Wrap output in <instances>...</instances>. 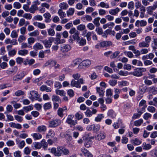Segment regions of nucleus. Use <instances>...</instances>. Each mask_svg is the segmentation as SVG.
<instances>
[{"instance_id": "a19ab883", "label": "nucleus", "mask_w": 157, "mask_h": 157, "mask_svg": "<svg viewBox=\"0 0 157 157\" xmlns=\"http://www.w3.org/2000/svg\"><path fill=\"white\" fill-rule=\"evenodd\" d=\"M41 147H43L44 149L46 150L48 147V144L45 140L43 139L41 141Z\"/></svg>"}, {"instance_id": "20e7f679", "label": "nucleus", "mask_w": 157, "mask_h": 157, "mask_svg": "<svg viewBox=\"0 0 157 157\" xmlns=\"http://www.w3.org/2000/svg\"><path fill=\"white\" fill-rule=\"evenodd\" d=\"M61 123V121L59 119L52 120L49 121V127L51 128L56 127L59 125Z\"/></svg>"}, {"instance_id": "7ed1b4c3", "label": "nucleus", "mask_w": 157, "mask_h": 157, "mask_svg": "<svg viewBox=\"0 0 157 157\" xmlns=\"http://www.w3.org/2000/svg\"><path fill=\"white\" fill-rule=\"evenodd\" d=\"M54 38L50 37L48 38V39H45L43 40L42 43L44 44L45 47L46 48H49L51 46L52 42H53Z\"/></svg>"}, {"instance_id": "0e129e2a", "label": "nucleus", "mask_w": 157, "mask_h": 157, "mask_svg": "<svg viewBox=\"0 0 157 157\" xmlns=\"http://www.w3.org/2000/svg\"><path fill=\"white\" fill-rule=\"evenodd\" d=\"M147 89V86L144 85H142L140 87V90L142 93L145 92Z\"/></svg>"}, {"instance_id": "37998d69", "label": "nucleus", "mask_w": 157, "mask_h": 157, "mask_svg": "<svg viewBox=\"0 0 157 157\" xmlns=\"http://www.w3.org/2000/svg\"><path fill=\"white\" fill-rule=\"evenodd\" d=\"M59 7L61 9L66 10L68 7V6L66 3L63 2L60 4Z\"/></svg>"}, {"instance_id": "4468645a", "label": "nucleus", "mask_w": 157, "mask_h": 157, "mask_svg": "<svg viewBox=\"0 0 157 157\" xmlns=\"http://www.w3.org/2000/svg\"><path fill=\"white\" fill-rule=\"evenodd\" d=\"M33 25L40 29H44L46 28V25L44 23L34 22L33 23Z\"/></svg>"}, {"instance_id": "c85d7f7f", "label": "nucleus", "mask_w": 157, "mask_h": 157, "mask_svg": "<svg viewBox=\"0 0 157 157\" xmlns=\"http://www.w3.org/2000/svg\"><path fill=\"white\" fill-rule=\"evenodd\" d=\"M77 42L80 46H84L86 44V40L83 38L80 37L77 41Z\"/></svg>"}, {"instance_id": "de8ad7c7", "label": "nucleus", "mask_w": 157, "mask_h": 157, "mask_svg": "<svg viewBox=\"0 0 157 157\" xmlns=\"http://www.w3.org/2000/svg\"><path fill=\"white\" fill-rule=\"evenodd\" d=\"M43 107L44 109L45 110L50 109L52 107L51 102H48L45 103Z\"/></svg>"}, {"instance_id": "4d7b16f0", "label": "nucleus", "mask_w": 157, "mask_h": 157, "mask_svg": "<svg viewBox=\"0 0 157 157\" xmlns=\"http://www.w3.org/2000/svg\"><path fill=\"white\" fill-rule=\"evenodd\" d=\"M79 33L78 31H77L76 33H75L72 36V37L75 40H76L77 41L80 38L79 36Z\"/></svg>"}, {"instance_id": "aec40b11", "label": "nucleus", "mask_w": 157, "mask_h": 157, "mask_svg": "<svg viewBox=\"0 0 157 157\" xmlns=\"http://www.w3.org/2000/svg\"><path fill=\"white\" fill-rule=\"evenodd\" d=\"M57 65V62L55 61L49 60L44 65V66L46 67L48 65H50L51 67H54Z\"/></svg>"}, {"instance_id": "b1692460", "label": "nucleus", "mask_w": 157, "mask_h": 157, "mask_svg": "<svg viewBox=\"0 0 157 157\" xmlns=\"http://www.w3.org/2000/svg\"><path fill=\"white\" fill-rule=\"evenodd\" d=\"M96 89L97 93L99 94L100 97H103L104 95V90L100 87H97Z\"/></svg>"}, {"instance_id": "5fc2aeb1", "label": "nucleus", "mask_w": 157, "mask_h": 157, "mask_svg": "<svg viewBox=\"0 0 157 157\" xmlns=\"http://www.w3.org/2000/svg\"><path fill=\"white\" fill-rule=\"evenodd\" d=\"M74 9L71 8L69 9L67 11V15L68 16L69 15H72L74 12Z\"/></svg>"}, {"instance_id": "0eeeda50", "label": "nucleus", "mask_w": 157, "mask_h": 157, "mask_svg": "<svg viewBox=\"0 0 157 157\" xmlns=\"http://www.w3.org/2000/svg\"><path fill=\"white\" fill-rule=\"evenodd\" d=\"M31 96L29 98L33 100L34 99L38 100L39 98L40 95L38 94V93L36 91H31L30 92Z\"/></svg>"}, {"instance_id": "7c9ffc66", "label": "nucleus", "mask_w": 157, "mask_h": 157, "mask_svg": "<svg viewBox=\"0 0 157 157\" xmlns=\"http://www.w3.org/2000/svg\"><path fill=\"white\" fill-rule=\"evenodd\" d=\"M33 109V105H31L29 106L23 107V109L26 113L32 110Z\"/></svg>"}, {"instance_id": "864d4df0", "label": "nucleus", "mask_w": 157, "mask_h": 157, "mask_svg": "<svg viewBox=\"0 0 157 157\" xmlns=\"http://www.w3.org/2000/svg\"><path fill=\"white\" fill-rule=\"evenodd\" d=\"M152 48L155 49H157V39H154L151 44Z\"/></svg>"}, {"instance_id": "6ab92c4d", "label": "nucleus", "mask_w": 157, "mask_h": 157, "mask_svg": "<svg viewBox=\"0 0 157 157\" xmlns=\"http://www.w3.org/2000/svg\"><path fill=\"white\" fill-rule=\"evenodd\" d=\"M98 7H101L102 8L108 9L109 8V6L108 3L104 2H101L98 5Z\"/></svg>"}, {"instance_id": "ddd939ff", "label": "nucleus", "mask_w": 157, "mask_h": 157, "mask_svg": "<svg viewBox=\"0 0 157 157\" xmlns=\"http://www.w3.org/2000/svg\"><path fill=\"white\" fill-rule=\"evenodd\" d=\"M120 11V9L117 7L115 9H110L109 10V13L112 15H116Z\"/></svg>"}, {"instance_id": "4c0bfd02", "label": "nucleus", "mask_w": 157, "mask_h": 157, "mask_svg": "<svg viewBox=\"0 0 157 157\" xmlns=\"http://www.w3.org/2000/svg\"><path fill=\"white\" fill-rule=\"evenodd\" d=\"M46 130V128L44 125H41L38 126L37 128V130L38 132H45Z\"/></svg>"}, {"instance_id": "49530a36", "label": "nucleus", "mask_w": 157, "mask_h": 157, "mask_svg": "<svg viewBox=\"0 0 157 157\" xmlns=\"http://www.w3.org/2000/svg\"><path fill=\"white\" fill-rule=\"evenodd\" d=\"M56 94L61 96H64L66 94L65 92L63 90H56Z\"/></svg>"}, {"instance_id": "9d476101", "label": "nucleus", "mask_w": 157, "mask_h": 157, "mask_svg": "<svg viewBox=\"0 0 157 157\" xmlns=\"http://www.w3.org/2000/svg\"><path fill=\"white\" fill-rule=\"evenodd\" d=\"M135 7L136 9L140 8V11L145 12V7L142 5L140 2H137L135 3Z\"/></svg>"}, {"instance_id": "13d9d810", "label": "nucleus", "mask_w": 157, "mask_h": 157, "mask_svg": "<svg viewBox=\"0 0 157 157\" xmlns=\"http://www.w3.org/2000/svg\"><path fill=\"white\" fill-rule=\"evenodd\" d=\"M24 94V92L21 90L17 91L14 93L15 95L17 96H20L23 95Z\"/></svg>"}, {"instance_id": "8fccbe9b", "label": "nucleus", "mask_w": 157, "mask_h": 157, "mask_svg": "<svg viewBox=\"0 0 157 157\" xmlns=\"http://www.w3.org/2000/svg\"><path fill=\"white\" fill-rule=\"evenodd\" d=\"M28 44L29 45L33 44L36 41V39L33 37H30L27 40Z\"/></svg>"}, {"instance_id": "f8f14e48", "label": "nucleus", "mask_w": 157, "mask_h": 157, "mask_svg": "<svg viewBox=\"0 0 157 157\" xmlns=\"http://www.w3.org/2000/svg\"><path fill=\"white\" fill-rule=\"evenodd\" d=\"M81 151L85 156L86 157H93L92 154L85 148L83 147L81 148Z\"/></svg>"}, {"instance_id": "338daca9", "label": "nucleus", "mask_w": 157, "mask_h": 157, "mask_svg": "<svg viewBox=\"0 0 157 157\" xmlns=\"http://www.w3.org/2000/svg\"><path fill=\"white\" fill-rule=\"evenodd\" d=\"M55 135L54 131L52 130H49L48 134L46 136L48 138H49V136L53 137Z\"/></svg>"}, {"instance_id": "423d86ee", "label": "nucleus", "mask_w": 157, "mask_h": 157, "mask_svg": "<svg viewBox=\"0 0 157 157\" xmlns=\"http://www.w3.org/2000/svg\"><path fill=\"white\" fill-rule=\"evenodd\" d=\"M74 117L73 115H69L66 120V122L71 125H75L77 124V120H73L72 119Z\"/></svg>"}, {"instance_id": "c03bdc74", "label": "nucleus", "mask_w": 157, "mask_h": 157, "mask_svg": "<svg viewBox=\"0 0 157 157\" xmlns=\"http://www.w3.org/2000/svg\"><path fill=\"white\" fill-rule=\"evenodd\" d=\"M143 120L142 119H140L134 122V125L136 126H139L143 123Z\"/></svg>"}, {"instance_id": "f257e3e1", "label": "nucleus", "mask_w": 157, "mask_h": 157, "mask_svg": "<svg viewBox=\"0 0 157 157\" xmlns=\"http://www.w3.org/2000/svg\"><path fill=\"white\" fill-rule=\"evenodd\" d=\"M146 69L144 68H137L135 69L134 71L131 72L132 75L137 77L141 76L143 73L146 71Z\"/></svg>"}, {"instance_id": "f704fd0d", "label": "nucleus", "mask_w": 157, "mask_h": 157, "mask_svg": "<svg viewBox=\"0 0 157 157\" xmlns=\"http://www.w3.org/2000/svg\"><path fill=\"white\" fill-rule=\"evenodd\" d=\"M38 10V7L33 5H32L29 8V12L31 13H34L35 11Z\"/></svg>"}, {"instance_id": "a878e982", "label": "nucleus", "mask_w": 157, "mask_h": 157, "mask_svg": "<svg viewBox=\"0 0 157 157\" xmlns=\"http://www.w3.org/2000/svg\"><path fill=\"white\" fill-rule=\"evenodd\" d=\"M131 142L132 144L135 145H139L142 143L141 140L138 138H135L134 139L132 140H131Z\"/></svg>"}, {"instance_id": "bf43d9fd", "label": "nucleus", "mask_w": 157, "mask_h": 157, "mask_svg": "<svg viewBox=\"0 0 157 157\" xmlns=\"http://www.w3.org/2000/svg\"><path fill=\"white\" fill-rule=\"evenodd\" d=\"M100 125L99 124H93V131L94 132L98 131L100 129Z\"/></svg>"}, {"instance_id": "dca6fc26", "label": "nucleus", "mask_w": 157, "mask_h": 157, "mask_svg": "<svg viewBox=\"0 0 157 157\" xmlns=\"http://www.w3.org/2000/svg\"><path fill=\"white\" fill-rule=\"evenodd\" d=\"M72 87H75L77 88H80L81 87L80 83H79L78 80L76 81L75 79H72L71 83Z\"/></svg>"}, {"instance_id": "a18cd8bd", "label": "nucleus", "mask_w": 157, "mask_h": 157, "mask_svg": "<svg viewBox=\"0 0 157 157\" xmlns=\"http://www.w3.org/2000/svg\"><path fill=\"white\" fill-rule=\"evenodd\" d=\"M100 19V18L98 17L95 18L93 21V23L97 27L99 26L100 25L99 22Z\"/></svg>"}, {"instance_id": "2eb2a0df", "label": "nucleus", "mask_w": 157, "mask_h": 157, "mask_svg": "<svg viewBox=\"0 0 157 157\" xmlns=\"http://www.w3.org/2000/svg\"><path fill=\"white\" fill-rule=\"evenodd\" d=\"M71 48L70 46L68 44H63L61 47V50L63 52H67Z\"/></svg>"}, {"instance_id": "680f3d73", "label": "nucleus", "mask_w": 157, "mask_h": 157, "mask_svg": "<svg viewBox=\"0 0 157 157\" xmlns=\"http://www.w3.org/2000/svg\"><path fill=\"white\" fill-rule=\"evenodd\" d=\"M6 144L9 147L13 146L15 145L14 142L12 140H9L6 142Z\"/></svg>"}, {"instance_id": "e433bc0d", "label": "nucleus", "mask_w": 157, "mask_h": 157, "mask_svg": "<svg viewBox=\"0 0 157 157\" xmlns=\"http://www.w3.org/2000/svg\"><path fill=\"white\" fill-rule=\"evenodd\" d=\"M39 34V32L37 30H35L34 31L31 32L28 34L30 36L36 37L38 36Z\"/></svg>"}, {"instance_id": "72a5a7b5", "label": "nucleus", "mask_w": 157, "mask_h": 157, "mask_svg": "<svg viewBox=\"0 0 157 157\" xmlns=\"http://www.w3.org/2000/svg\"><path fill=\"white\" fill-rule=\"evenodd\" d=\"M92 145L91 140L89 139H86L85 140L84 146L87 148L90 147Z\"/></svg>"}, {"instance_id": "e2e57ef3", "label": "nucleus", "mask_w": 157, "mask_h": 157, "mask_svg": "<svg viewBox=\"0 0 157 157\" xmlns=\"http://www.w3.org/2000/svg\"><path fill=\"white\" fill-rule=\"evenodd\" d=\"M6 109L7 111L5 112V113L6 114L9 112H11L13 110V107L10 105H8L7 106Z\"/></svg>"}, {"instance_id": "2f4dec72", "label": "nucleus", "mask_w": 157, "mask_h": 157, "mask_svg": "<svg viewBox=\"0 0 157 157\" xmlns=\"http://www.w3.org/2000/svg\"><path fill=\"white\" fill-rule=\"evenodd\" d=\"M104 117V116L103 114H98L95 117L94 120L97 122H100Z\"/></svg>"}, {"instance_id": "ea45409f", "label": "nucleus", "mask_w": 157, "mask_h": 157, "mask_svg": "<svg viewBox=\"0 0 157 157\" xmlns=\"http://www.w3.org/2000/svg\"><path fill=\"white\" fill-rule=\"evenodd\" d=\"M13 7L14 8L16 9H19L21 7V5L19 2H16L13 3Z\"/></svg>"}, {"instance_id": "39448f33", "label": "nucleus", "mask_w": 157, "mask_h": 157, "mask_svg": "<svg viewBox=\"0 0 157 157\" xmlns=\"http://www.w3.org/2000/svg\"><path fill=\"white\" fill-rule=\"evenodd\" d=\"M91 64V61L88 59L83 61L81 62L78 66V68L79 69L84 68V67H88Z\"/></svg>"}, {"instance_id": "1a4fd4ad", "label": "nucleus", "mask_w": 157, "mask_h": 157, "mask_svg": "<svg viewBox=\"0 0 157 157\" xmlns=\"http://www.w3.org/2000/svg\"><path fill=\"white\" fill-rule=\"evenodd\" d=\"M156 8H157V2L153 6H149L147 7L146 9L147 13L149 14H151L152 11Z\"/></svg>"}, {"instance_id": "69168bd1", "label": "nucleus", "mask_w": 157, "mask_h": 157, "mask_svg": "<svg viewBox=\"0 0 157 157\" xmlns=\"http://www.w3.org/2000/svg\"><path fill=\"white\" fill-rule=\"evenodd\" d=\"M128 7L129 9L133 10L134 7V4L133 2H129L128 4Z\"/></svg>"}, {"instance_id": "c9c22d12", "label": "nucleus", "mask_w": 157, "mask_h": 157, "mask_svg": "<svg viewBox=\"0 0 157 157\" xmlns=\"http://www.w3.org/2000/svg\"><path fill=\"white\" fill-rule=\"evenodd\" d=\"M40 90L42 91H46L47 92H50L52 90L51 88L47 87L45 85H43L40 87Z\"/></svg>"}, {"instance_id": "4be33fe9", "label": "nucleus", "mask_w": 157, "mask_h": 157, "mask_svg": "<svg viewBox=\"0 0 157 157\" xmlns=\"http://www.w3.org/2000/svg\"><path fill=\"white\" fill-rule=\"evenodd\" d=\"M100 44L101 47H105L111 45L112 43L110 41H103L101 42Z\"/></svg>"}, {"instance_id": "603ef678", "label": "nucleus", "mask_w": 157, "mask_h": 157, "mask_svg": "<svg viewBox=\"0 0 157 157\" xmlns=\"http://www.w3.org/2000/svg\"><path fill=\"white\" fill-rule=\"evenodd\" d=\"M52 100L53 102L58 101L59 102L61 101L59 97L56 95H53L52 96Z\"/></svg>"}, {"instance_id": "774afa93", "label": "nucleus", "mask_w": 157, "mask_h": 157, "mask_svg": "<svg viewBox=\"0 0 157 157\" xmlns=\"http://www.w3.org/2000/svg\"><path fill=\"white\" fill-rule=\"evenodd\" d=\"M26 37L23 35H20L18 39V40L19 43H21L25 40Z\"/></svg>"}, {"instance_id": "473e14b6", "label": "nucleus", "mask_w": 157, "mask_h": 157, "mask_svg": "<svg viewBox=\"0 0 157 157\" xmlns=\"http://www.w3.org/2000/svg\"><path fill=\"white\" fill-rule=\"evenodd\" d=\"M138 46L140 48H147L149 46V44H148L145 41H142L139 43Z\"/></svg>"}, {"instance_id": "58836bf2", "label": "nucleus", "mask_w": 157, "mask_h": 157, "mask_svg": "<svg viewBox=\"0 0 157 157\" xmlns=\"http://www.w3.org/2000/svg\"><path fill=\"white\" fill-rule=\"evenodd\" d=\"M119 86L121 87L122 86H127L129 82L126 81H122L118 82Z\"/></svg>"}, {"instance_id": "79ce46f5", "label": "nucleus", "mask_w": 157, "mask_h": 157, "mask_svg": "<svg viewBox=\"0 0 157 157\" xmlns=\"http://www.w3.org/2000/svg\"><path fill=\"white\" fill-rule=\"evenodd\" d=\"M64 136L68 141H70L72 140V136L70 134V132L69 131L66 132V134L64 135Z\"/></svg>"}, {"instance_id": "6e6552de", "label": "nucleus", "mask_w": 157, "mask_h": 157, "mask_svg": "<svg viewBox=\"0 0 157 157\" xmlns=\"http://www.w3.org/2000/svg\"><path fill=\"white\" fill-rule=\"evenodd\" d=\"M24 73L22 72L14 76L13 77L14 81H17L22 79L25 76Z\"/></svg>"}, {"instance_id": "3c124183", "label": "nucleus", "mask_w": 157, "mask_h": 157, "mask_svg": "<svg viewBox=\"0 0 157 157\" xmlns=\"http://www.w3.org/2000/svg\"><path fill=\"white\" fill-rule=\"evenodd\" d=\"M22 17L27 20H30L32 18V15L29 13H25L23 15Z\"/></svg>"}, {"instance_id": "bb28decb", "label": "nucleus", "mask_w": 157, "mask_h": 157, "mask_svg": "<svg viewBox=\"0 0 157 157\" xmlns=\"http://www.w3.org/2000/svg\"><path fill=\"white\" fill-rule=\"evenodd\" d=\"M43 48L42 45L39 43H36L33 46V48L35 50L41 49Z\"/></svg>"}, {"instance_id": "9b49d317", "label": "nucleus", "mask_w": 157, "mask_h": 157, "mask_svg": "<svg viewBox=\"0 0 157 157\" xmlns=\"http://www.w3.org/2000/svg\"><path fill=\"white\" fill-rule=\"evenodd\" d=\"M147 24V22L146 21L144 20H141V21L137 20L135 23V26L139 27L140 25L141 27L145 26Z\"/></svg>"}, {"instance_id": "5701e85b", "label": "nucleus", "mask_w": 157, "mask_h": 157, "mask_svg": "<svg viewBox=\"0 0 157 157\" xmlns=\"http://www.w3.org/2000/svg\"><path fill=\"white\" fill-rule=\"evenodd\" d=\"M28 53V51L25 49L20 50L18 52V54L21 56H25L27 55Z\"/></svg>"}, {"instance_id": "09e8293b", "label": "nucleus", "mask_w": 157, "mask_h": 157, "mask_svg": "<svg viewBox=\"0 0 157 157\" xmlns=\"http://www.w3.org/2000/svg\"><path fill=\"white\" fill-rule=\"evenodd\" d=\"M58 14L60 18H63L66 16V14L61 9H59L58 11Z\"/></svg>"}, {"instance_id": "052dcab7", "label": "nucleus", "mask_w": 157, "mask_h": 157, "mask_svg": "<svg viewBox=\"0 0 157 157\" xmlns=\"http://www.w3.org/2000/svg\"><path fill=\"white\" fill-rule=\"evenodd\" d=\"M48 34L50 36H53L55 34V32L52 29H49L48 30Z\"/></svg>"}, {"instance_id": "f03ea898", "label": "nucleus", "mask_w": 157, "mask_h": 157, "mask_svg": "<svg viewBox=\"0 0 157 157\" xmlns=\"http://www.w3.org/2000/svg\"><path fill=\"white\" fill-rule=\"evenodd\" d=\"M58 156H61L62 154L67 155L69 154V150L65 147L62 146L58 147Z\"/></svg>"}, {"instance_id": "a211bd4d", "label": "nucleus", "mask_w": 157, "mask_h": 157, "mask_svg": "<svg viewBox=\"0 0 157 157\" xmlns=\"http://www.w3.org/2000/svg\"><path fill=\"white\" fill-rule=\"evenodd\" d=\"M43 16L45 18V22L46 23L50 22L51 21V15L48 12L45 13L43 14Z\"/></svg>"}, {"instance_id": "c756f323", "label": "nucleus", "mask_w": 157, "mask_h": 157, "mask_svg": "<svg viewBox=\"0 0 157 157\" xmlns=\"http://www.w3.org/2000/svg\"><path fill=\"white\" fill-rule=\"evenodd\" d=\"M142 147L144 150H148L151 147V146L149 144H147L146 143H144L142 145Z\"/></svg>"}, {"instance_id": "f3484780", "label": "nucleus", "mask_w": 157, "mask_h": 157, "mask_svg": "<svg viewBox=\"0 0 157 157\" xmlns=\"http://www.w3.org/2000/svg\"><path fill=\"white\" fill-rule=\"evenodd\" d=\"M105 137V134L103 132L100 133L95 136L96 140H101L104 139Z\"/></svg>"}, {"instance_id": "393cba45", "label": "nucleus", "mask_w": 157, "mask_h": 157, "mask_svg": "<svg viewBox=\"0 0 157 157\" xmlns=\"http://www.w3.org/2000/svg\"><path fill=\"white\" fill-rule=\"evenodd\" d=\"M34 139L35 140H40L42 137V135L39 133H34L31 134Z\"/></svg>"}, {"instance_id": "412c9836", "label": "nucleus", "mask_w": 157, "mask_h": 157, "mask_svg": "<svg viewBox=\"0 0 157 157\" xmlns=\"http://www.w3.org/2000/svg\"><path fill=\"white\" fill-rule=\"evenodd\" d=\"M81 19L83 22H85L86 21H91L92 20V18L90 16L86 15L84 17H82Z\"/></svg>"}, {"instance_id": "cd10ccee", "label": "nucleus", "mask_w": 157, "mask_h": 157, "mask_svg": "<svg viewBox=\"0 0 157 157\" xmlns=\"http://www.w3.org/2000/svg\"><path fill=\"white\" fill-rule=\"evenodd\" d=\"M107 115L109 117L112 118H115L116 116V114L115 113L112 109L109 110L107 113Z\"/></svg>"}, {"instance_id": "6e6d98bb", "label": "nucleus", "mask_w": 157, "mask_h": 157, "mask_svg": "<svg viewBox=\"0 0 157 157\" xmlns=\"http://www.w3.org/2000/svg\"><path fill=\"white\" fill-rule=\"evenodd\" d=\"M146 78V76L144 77L143 78L144 79H145L144 81L145 84L148 86L151 85L152 84V81L151 80L147 79H145Z\"/></svg>"}]
</instances>
